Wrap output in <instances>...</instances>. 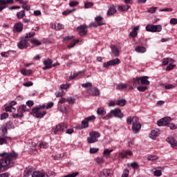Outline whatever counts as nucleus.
Returning <instances> with one entry per match:
<instances>
[{
  "instance_id": "obj_31",
  "label": "nucleus",
  "mask_w": 177,
  "mask_h": 177,
  "mask_svg": "<svg viewBox=\"0 0 177 177\" xmlns=\"http://www.w3.org/2000/svg\"><path fill=\"white\" fill-rule=\"evenodd\" d=\"M103 176L108 177L111 175V169H104L102 170Z\"/></svg>"
},
{
  "instance_id": "obj_45",
  "label": "nucleus",
  "mask_w": 177,
  "mask_h": 177,
  "mask_svg": "<svg viewBox=\"0 0 177 177\" xmlns=\"http://www.w3.org/2000/svg\"><path fill=\"white\" fill-rule=\"evenodd\" d=\"M39 147H41V149H48V143L45 142H41L39 143Z\"/></svg>"
},
{
  "instance_id": "obj_2",
  "label": "nucleus",
  "mask_w": 177,
  "mask_h": 177,
  "mask_svg": "<svg viewBox=\"0 0 177 177\" xmlns=\"http://www.w3.org/2000/svg\"><path fill=\"white\" fill-rule=\"evenodd\" d=\"M127 122L128 125H131L132 124L131 129L133 131V133H138L139 131L142 129V124L139 122V118L134 116H130L127 118Z\"/></svg>"
},
{
  "instance_id": "obj_57",
  "label": "nucleus",
  "mask_w": 177,
  "mask_h": 177,
  "mask_svg": "<svg viewBox=\"0 0 177 177\" xmlns=\"http://www.w3.org/2000/svg\"><path fill=\"white\" fill-rule=\"evenodd\" d=\"M78 1H70L69 3V6H71V8H74V6H77L78 5Z\"/></svg>"
},
{
  "instance_id": "obj_53",
  "label": "nucleus",
  "mask_w": 177,
  "mask_h": 177,
  "mask_svg": "<svg viewBox=\"0 0 177 177\" xmlns=\"http://www.w3.org/2000/svg\"><path fill=\"white\" fill-rule=\"evenodd\" d=\"M130 167L133 168V169H136L139 168V165H138L136 162L130 164Z\"/></svg>"
},
{
  "instance_id": "obj_30",
  "label": "nucleus",
  "mask_w": 177,
  "mask_h": 177,
  "mask_svg": "<svg viewBox=\"0 0 177 177\" xmlns=\"http://www.w3.org/2000/svg\"><path fill=\"white\" fill-rule=\"evenodd\" d=\"M109 62L111 66H117V64H120V63H121V60H120L118 58L113 59Z\"/></svg>"
},
{
  "instance_id": "obj_42",
  "label": "nucleus",
  "mask_w": 177,
  "mask_h": 177,
  "mask_svg": "<svg viewBox=\"0 0 177 177\" xmlns=\"http://www.w3.org/2000/svg\"><path fill=\"white\" fill-rule=\"evenodd\" d=\"M172 62L171 59L169 58H164L162 60V64L163 66H167V64H169Z\"/></svg>"
},
{
  "instance_id": "obj_12",
  "label": "nucleus",
  "mask_w": 177,
  "mask_h": 177,
  "mask_svg": "<svg viewBox=\"0 0 177 177\" xmlns=\"http://www.w3.org/2000/svg\"><path fill=\"white\" fill-rule=\"evenodd\" d=\"M77 30L78 31L80 37H84L88 34V27L85 24L78 26L77 28Z\"/></svg>"
},
{
  "instance_id": "obj_41",
  "label": "nucleus",
  "mask_w": 177,
  "mask_h": 177,
  "mask_svg": "<svg viewBox=\"0 0 177 177\" xmlns=\"http://www.w3.org/2000/svg\"><path fill=\"white\" fill-rule=\"evenodd\" d=\"M137 89L139 92H145L147 91V86H138Z\"/></svg>"
},
{
  "instance_id": "obj_35",
  "label": "nucleus",
  "mask_w": 177,
  "mask_h": 177,
  "mask_svg": "<svg viewBox=\"0 0 177 177\" xmlns=\"http://www.w3.org/2000/svg\"><path fill=\"white\" fill-rule=\"evenodd\" d=\"M117 106H120L121 107H124L125 104H127V100H118L116 101Z\"/></svg>"
},
{
  "instance_id": "obj_8",
  "label": "nucleus",
  "mask_w": 177,
  "mask_h": 177,
  "mask_svg": "<svg viewBox=\"0 0 177 177\" xmlns=\"http://www.w3.org/2000/svg\"><path fill=\"white\" fill-rule=\"evenodd\" d=\"M89 136L87 138L88 143H96L97 142V138H100V133L97 131H91L89 133Z\"/></svg>"
},
{
  "instance_id": "obj_37",
  "label": "nucleus",
  "mask_w": 177,
  "mask_h": 177,
  "mask_svg": "<svg viewBox=\"0 0 177 177\" xmlns=\"http://www.w3.org/2000/svg\"><path fill=\"white\" fill-rule=\"evenodd\" d=\"M111 153H113V149H105L102 154L104 157H109Z\"/></svg>"
},
{
  "instance_id": "obj_47",
  "label": "nucleus",
  "mask_w": 177,
  "mask_h": 177,
  "mask_svg": "<svg viewBox=\"0 0 177 177\" xmlns=\"http://www.w3.org/2000/svg\"><path fill=\"white\" fill-rule=\"evenodd\" d=\"M92 6H93V3L92 2H86L84 3V8L86 9H89V8H92Z\"/></svg>"
},
{
  "instance_id": "obj_17",
  "label": "nucleus",
  "mask_w": 177,
  "mask_h": 177,
  "mask_svg": "<svg viewBox=\"0 0 177 177\" xmlns=\"http://www.w3.org/2000/svg\"><path fill=\"white\" fill-rule=\"evenodd\" d=\"M138 31H139V26H133V30L129 34V38H136L138 37Z\"/></svg>"
},
{
  "instance_id": "obj_14",
  "label": "nucleus",
  "mask_w": 177,
  "mask_h": 177,
  "mask_svg": "<svg viewBox=\"0 0 177 177\" xmlns=\"http://www.w3.org/2000/svg\"><path fill=\"white\" fill-rule=\"evenodd\" d=\"M13 3V0H0V12L6 9L8 5H12Z\"/></svg>"
},
{
  "instance_id": "obj_33",
  "label": "nucleus",
  "mask_w": 177,
  "mask_h": 177,
  "mask_svg": "<svg viewBox=\"0 0 177 177\" xmlns=\"http://www.w3.org/2000/svg\"><path fill=\"white\" fill-rule=\"evenodd\" d=\"M112 53H113L114 56L117 57L120 55V50H118V48L115 47V46H113L112 48Z\"/></svg>"
},
{
  "instance_id": "obj_61",
  "label": "nucleus",
  "mask_w": 177,
  "mask_h": 177,
  "mask_svg": "<svg viewBox=\"0 0 177 177\" xmlns=\"http://www.w3.org/2000/svg\"><path fill=\"white\" fill-rule=\"evenodd\" d=\"M23 115H24L23 114L18 113L13 114L12 117L13 118H21V117H23Z\"/></svg>"
},
{
  "instance_id": "obj_11",
  "label": "nucleus",
  "mask_w": 177,
  "mask_h": 177,
  "mask_svg": "<svg viewBox=\"0 0 177 177\" xmlns=\"http://www.w3.org/2000/svg\"><path fill=\"white\" fill-rule=\"evenodd\" d=\"M95 22H93L90 24V27H99L100 26H104L106 24L103 23V17L102 16H97L95 18Z\"/></svg>"
},
{
  "instance_id": "obj_28",
  "label": "nucleus",
  "mask_w": 177,
  "mask_h": 177,
  "mask_svg": "<svg viewBox=\"0 0 177 177\" xmlns=\"http://www.w3.org/2000/svg\"><path fill=\"white\" fill-rule=\"evenodd\" d=\"M20 73L23 74V75H31L32 74V71L31 69L26 70L22 68L20 70Z\"/></svg>"
},
{
  "instance_id": "obj_36",
  "label": "nucleus",
  "mask_w": 177,
  "mask_h": 177,
  "mask_svg": "<svg viewBox=\"0 0 177 177\" xmlns=\"http://www.w3.org/2000/svg\"><path fill=\"white\" fill-rule=\"evenodd\" d=\"M30 41L31 42V44H32V45H36V46H39L40 45H42V43L37 39H32L30 40Z\"/></svg>"
},
{
  "instance_id": "obj_10",
  "label": "nucleus",
  "mask_w": 177,
  "mask_h": 177,
  "mask_svg": "<svg viewBox=\"0 0 177 177\" xmlns=\"http://www.w3.org/2000/svg\"><path fill=\"white\" fill-rule=\"evenodd\" d=\"M17 46L19 49H27L28 46H30V43L28 42V39H26L25 37H22L19 42L17 43Z\"/></svg>"
},
{
  "instance_id": "obj_15",
  "label": "nucleus",
  "mask_w": 177,
  "mask_h": 177,
  "mask_svg": "<svg viewBox=\"0 0 177 177\" xmlns=\"http://www.w3.org/2000/svg\"><path fill=\"white\" fill-rule=\"evenodd\" d=\"M53 61L50 59H46L43 62L44 66L42 68V70H49V68H52V64Z\"/></svg>"
},
{
  "instance_id": "obj_4",
  "label": "nucleus",
  "mask_w": 177,
  "mask_h": 177,
  "mask_svg": "<svg viewBox=\"0 0 177 177\" xmlns=\"http://www.w3.org/2000/svg\"><path fill=\"white\" fill-rule=\"evenodd\" d=\"M45 104L39 105L32 109L31 114L33 115V117L35 118H44L46 115V111L44 110Z\"/></svg>"
},
{
  "instance_id": "obj_43",
  "label": "nucleus",
  "mask_w": 177,
  "mask_h": 177,
  "mask_svg": "<svg viewBox=\"0 0 177 177\" xmlns=\"http://www.w3.org/2000/svg\"><path fill=\"white\" fill-rule=\"evenodd\" d=\"M6 111L12 113V111H16V109L12 106H8L6 107Z\"/></svg>"
},
{
  "instance_id": "obj_40",
  "label": "nucleus",
  "mask_w": 177,
  "mask_h": 177,
  "mask_svg": "<svg viewBox=\"0 0 177 177\" xmlns=\"http://www.w3.org/2000/svg\"><path fill=\"white\" fill-rule=\"evenodd\" d=\"M80 42L79 39H74L72 43H71L68 46V48H74V46H75V45H77V44H78Z\"/></svg>"
},
{
  "instance_id": "obj_21",
  "label": "nucleus",
  "mask_w": 177,
  "mask_h": 177,
  "mask_svg": "<svg viewBox=\"0 0 177 177\" xmlns=\"http://www.w3.org/2000/svg\"><path fill=\"white\" fill-rule=\"evenodd\" d=\"M15 30L17 31V32H21V31H23V24L21 23H17L14 26Z\"/></svg>"
},
{
  "instance_id": "obj_38",
  "label": "nucleus",
  "mask_w": 177,
  "mask_h": 177,
  "mask_svg": "<svg viewBox=\"0 0 177 177\" xmlns=\"http://www.w3.org/2000/svg\"><path fill=\"white\" fill-rule=\"evenodd\" d=\"M6 127L7 129H13L15 128V124H13V122L9 121L6 124Z\"/></svg>"
},
{
  "instance_id": "obj_55",
  "label": "nucleus",
  "mask_w": 177,
  "mask_h": 177,
  "mask_svg": "<svg viewBox=\"0 0 177 177\" xmlns=\"http://www.w3.org/2000/svg\"><path fill=\"white\" fill-rule=\"evenodd\" d=\"M9 117V113H3L1 115L0 120H5L6 118H8Z\"/></svg>"
},
{
  "instance_id": "obj_19",
  "label": "nucleus",
  "mask_w": 177,
  "mask_h": 177,
  "mask_svg": "<svg viewBox=\"0 0 177 177\" xmlns=\"http://www.w3.org/2000/svg\"><path fill=\"white\" fill-rule=\"evenodd\" d=\"M48 176V174L39 171H35L32 172V177H46Z\"/></svg>"
},
{
  "instance_id": "obj_63",
  "label": "nucleus",
  "mask_w": 177,
  "mask_h": 177,
  "mask_svg": "<svg viewBox=\"0 0 177 177\" xmlns=\"http://www.w3.org/2000/svg\"><path fill=\"white\" fill-rule=\"evenodd\" d=\"M149 13H156V7H152L147 10Z\"/></svg>"
},
{
  "instance_id": "obj_16",
  "label": "nucleus",
  "mask_w": 177,
  "mask_h": 177,
  "mask_svg": "<svg viewBox=\"0 0 177 177\" xmlns=\"http://www.w3.org/2000/svg\"><path fill=\"white\" fill-rule=\"evenodd\" d=\"M115 13H117V9L115 8V6L112 5L108 7V10L106 12V16L110 17L113 16Z\"/></svg>"
},
{
  "instance_id": "obj_64",
  "label": "nucleus",
  "mask_w": 177,
  "mask_h": 177,
  "mask_svg": "<svg viewBox=\"0 0 177 177\" xmlns=\"http://www.w3.org/2000/svg\"><path fill=\"white\" fill-rule=\"evenodd\" d=\"M170 24H177V19L176 18H172L170 19Z\"/></svg>"
},
{
  "instance_id": "obj_5",
  "label": "nucleus",
  "mask_w": 177,
  "mask_h": 177,
  "mask_svg": "<svg viewBox=\"0 0 177 177\" xmlns=\"http://www.w3.org/2000/svg\"><path fill=\"white\" fill-rule=\"evenodd\" d=\"M112 117H115V118H122V117H124V113H122L121 109H115L111 110L110 113L102 118V120H110Z\"/></svg>"
},
{
  "instance_id": "obj_29",
  "label": "nucleus",
  "mask_w": 177,
  "mask_h": 177,
  "mask_svg": "<svg viewBox=\"0 0 177 177\" xmlns=\"http://www.w3.org/2000/svg\"><path fill=\"white\" fill-rule=\"evenodd\" d=\"M97 114L98 115H102V117H103V115H106V109L103 107L98 108L97 110Z\"/></svg>"
},
{
  "instance_id": "obj_52",
  "label": "nucleus",
  "mask_w": 177,
  "mask_h": 177,
  "mask_svg": "<svg viewBox=\"0 0 177 177\" xmlns=\"http://www.w3.org/2000/svg\"><path fill=\"white\" fill-rule=\"evenodd\" d=\"M82 88H91L92 87V83L87 82L82 84Z\"/></svg>"
},
{
  "instance_id": "obj_9",
  "label": "nucleus",
  "mask_w": 177,
  "mask_h": 177,
  "mask_svg": "<svg viewBox=\"0 0 177 177\" xmlns=\"http://www.w3.org/2000/svg\"><path fill=\"white\" fill-rule=\"evenodd\" d=\"M67 129V126L64 123L58 124L56 126L53 133L54 135H60L62 132H64Z\"/></svg>"
},
{
  "instance_id": "obj_3",
  "label": "nucleus",
  "mask_w": 177,
  "mask_h": 177,
  "mask_svg": "<svg viewBox=\"0 0 177 177\" xmlns=\"http://www.w3.org/2000/svg\"><path fill=\"white\" fill-rule=\"evenodd\" d=\"M172 121V118L169 116L165 117L159 120L157 122L158 127H168L170 129H177V124L170 123Z\"/></svg>"
},
{
  "instance_id": "obj_13",
  "label": "nucleus",
  "mask_w": 177,
  "mask_h": 177,
  "mask_svg": "<svg viewBox=\"0 0 177 177\" xmlns=\"http://www.w3.org/2000/svg\"><path fill=\"white\" fill-rule=\"evenodd\" d=\"M87 93L91 96H99L100 95V90L96 87H91L87 90Z\"/></svg>"
},
{
  "instance_id": "obj_58",
  "label": "nucleus",
  "mask_w": 177,
  "mask_h": 177,
  "mask_svg": "<svg viewBox=\"0 0 177 177\" xmlns=\"http://www.w3.org/2000/svg\"><path fill=\"white\" fill-rule=\"evenodd\" d=\"M98 151H99V149H97V148H91L90 149L91 154H95V153H97Z\"/></svg>"
},
{
  "instance_id": "obj_51",
  "label": "nucleus",
  "mask_w": 177,
  "mask_h": 177,
  "mask_svg": "<svg viewBox=\"0 0 177 177\" xmlns=\"http://www.w3.org/2000/svg\"><path fill=\"white\" fill-rule=\"evenodd\" d=\"M129 176V170L126 169L124 170L123 174H122V177H127Z\"/></svg>"
},
{
  "instance_id": "obj_27",
  "label": "nucleus",
  "mask_w": 177,
  "mask_h": 177,
  "mask_svg": "<svg viewBox=\"0 0 177 177\" xmlns=\"http://www.w3.org/2000/svg\"><path fill=\"white\" fill-rule=\"evenodd\" d=\"M164 171V167H158L156 168V176H161L162 175V171Z\"/></svg>"
},
{
  "instance_id": "obj_1",
  "label": "nucleus",
  "mask_w": 177,
  "mask_h": 177,
  "mask_svg": "<svg viewBox=\"0 0 177 177\" xmlns=\"http://www.w3.org/2000/svg\"><path fill=\"white\" fill-rule=\"evenodd\" d=\"M0 157H3L2 159H0V172H2V171H6L15 165L19 154L15 151L3 152L0 153Z\"/></svg>"
},
{
  "instance_id": "obj_56",
  "label": "nucleus",
  "mask_w": 177,
  "mask_h": 177,
  "mask_svg": "<svg viewBox=\"0 0 177 177\" xmlns=\"http://www.w3.org/2000/svg\"><path fill=\"white\" fill-rule=\"evenodd\" d=\"M2 145H8V141L4 138L0 137V145L2 146Z\"/></svg>"
},
{
  "instance_id": "obj_34",
  "label": "nucleus",
  "mask_w": 177,
  "mask_h": 177,
  "mask_svg": "<svg viewBox=\"0 0 177 177\" xmlns=\"http://www.w3.org/2000/svg\"><path fill=\"white\" fill-rule=\"evenodd\" d=\"M26 16V12L24 10H21L17 13V17L19 20L23 19Z\"/></svg>"
},
{
  "instance_id": "obj_60",
  "label": "nucleus",
  "mask_w": 177,
  "mask_h": 177,
  "mask_svg": "<svg viewBox=\"0 0 177 177\" xmlns=\"http://www.w3.org/2000/svg\"><path fill=\"white\" fill-rule=\"evenodd\" d=\"M74 38V36H66L63 39L64 42H67V41H70L71 39H73Z\"/></svg>"
},
{
  "instance_id": "obj_54",
  "label": "nucleus",
  "mask_w": 177,
  "mask_h": 177,
  "mask_svg": "<svg viewBox=\"0 0 177 177\" xmlns=\"http://www.w3.org/2000/svg\"><path fill=\"white\" fill-rule=\"evenodd\" d=\"M162 31V26L161 25L156 26V32H161Z\"/></svg>"
},
{
  "instance_id": "obj_59",
  "label": "nucleus",
  "mask_w": 177,
  "mask_h": 177,
  "mask_svg": "<svg viewBox=\"0 0 177 177\" xmlns=\"http://www.w3.org/2000/svg\"><path fill=\"white\" fill-rule=\"evenodd\" d=\"M81 73H85V71H82L79 72L78 73H75L73 75H71L69 77V80H74V78H75V77H78V74Z\"/></svg>"
},
{
  "instance_id": "obj_39",
  "label": "nucleus",
  "mask_w": 177,
  "mask_h": 177,
  "mask_svg": "<svg viewBox=\"0 0 177 177\" xmlns=\"http://www.w3.org/2000/svg\"><path fill=\"white\" fill-rule=\"evenodd\" d=\"M149 138L150 139H152V140H156V130L153 129L151 131V133L149 134Z\"/></svg>"
},
{
  "instance_id": "obj_18",
  "label": "nucleus",
  "mask_w": 177,
  "mask_h": 177,
  "mask_svg": "<svg viewBox=\"0 0 177 177\" xmlns=\"http://www.w3.org/2000/svg\"><path fill=\"white\" fill-rule=\"evenodd\" d=\"M166 142H167V143H169L171 147H177V141L175 140V138H174V137L167 138L166 139Z\"/></svg>"
},
{
  "instance_id": "obj_44",
  "label": "nucleus",
  "mask_w": 177,
  "mask_h": 177,
  "mask_svg": "<svg viewBox=\"0 0 177 177\" xmlns=\"http://www.w3.org/2000/svg\"><path fill=\"white\" fill-rule=\"evenodd\" d=\"M12 53V50H8L7 52H1V56L2 57H8V55H10Z\"/></svg>"
},
{
  "instance_id": "obj_46",
  "label": "nucleus",
  "mask_w": 177,
  "mask_h": 177,
  "mask_svg": "<svg viewBox=\"0 0 177 177\" xmlns=\"http://www.w3.org/2000/svg\"><path fill=\"white\" fill-rule=\"evenodd\" d=\"M66 102L69 104H74V103L75 102V99L70 97H68L66 99Z\"/></svg>"
},
{
  "instance_id": "obj_20",
  "label": "nucleus",
  "mask_w": 177,
  "mask_h": 177,
  "mask_svg": "<svg viewBox=\"0 0 177 177\" xmlns=\"http://www.w3.org/2000/svg\"><path fill=\"white\" fill-rule=\"evenodd\" d=\"M33 172L34 171L32 170V167H29L24 170V176L28 177L30 175L32 176Z\"/></svg>"
},
{
  "instance_id": "obj_24",
  "label": "nucleus",
  "mask_w": 177,
  "mask_h": 177,
  "mask_svg": "<svg viewBox=\"0 0 177 177\" xmlns=\"http://www.w3.org/2000/svg\"><path fill=\"white\" fill-rule=\"evenodd\" d=\"M26 111H28V109H27V106L24 104L19 106L17 109V112L21 114H23V113H26Z\"/></svg>"
},
{
  "instance_id": "obj_22",
  "label": "nucleus",
  "mask_w": 177,
  "mask_h": 177,
  "mask_svg": "<svg viewBox=\"0 0 177 177\" xmlns=\"http://www.w3.org/2000/svg\"><path fill=\"white\" fill-rule=\"evenodd\" d=\"M129 8H131V6L129 5H122L118 6V10H119V12H127Z\"/></svg>"
},
{
  "instance_id": "obj_25",
  "label": "nucleus",
  "mask_w": 177,
  "mask_h": 177,
  "mask_svg": "<svg viewBox=\"0 0 177 177\" xmlns=\"http://www.w3.org/2000/svg\"><path fill=\"white\" fill-rule=\"evenodd\" d=\"M135 50L138 53H145V52H146V48L142 46H138L135 48Z\"/></svg>"
},
{
  "instance_id": "obj_49",
  "label": "nucleus",
  "mask_w": 177,
  "mask_h": 177,
  "mask_svg": "<svg viewBox=\"0 0 177 177\" xmlns=\"http://www.w3.org/2000/svg\"><path fill=\"white\" fill-rule=\"evenodd\" d=\"M176 66L172 64H169V66H167L166 70L167 71H171V70H174V68H175Z\"/></svg>"
},
{
  "instance_id": "obj_50",
  "label": "nucleus",
  "mask_w": 177,
  "mask_h": 177,
  "mask_svg": "<svg viewBox=\"0 0 177 177\" xmlns=\"http://www.w3.org/2000/svg\"><path fill=\"white\" fill-rule=\"evenodd\" d=\"M35 35V32H30L29 33H27L26 35L25 36V39H27V38H31Z\"/></svg>"
},
{
  "instance_id": "obj_62",
  "label": "nucleus",
  "mask_w": 177,
  "mask_h": 177,
  "mask_svg": "<svg viewBox=\"0 0 177 177\" xmlns=\"http://www.w3.org/2000/svg\"><path fill=\"white\" fill-rule=\"evenodd\" d=\"M73 12V10H66L62 12L64 16H67V15H70Z\"/></svg>"
},
{
  "instance_id": "obj_7",
  "label": "nucleus",
  "mask_w": 177,
  "mask_h": 177,
  "mask_svg": "<svg viewBox=\"0 0 177 177\" xmlns=\"http://www.w3.org/2000/svg\"><path fill=\"white\" fill-rule=\"evenodd\" d=\"M133 86H138V85H150V82L147 80V77H139L133 79Z\"/></svg>"
},
{
  "instance_id": "obj_32",
  "label": "nucleus",
  "mask_w": 177,
  "mask_h": 177,
  "mask_svg": "<svg viewBox=\"0 0 177 177\" xmlns=\"http://www.w3.org/2000/svg\"><path fill=\"white\" fill-rule=\"evenodd\" d=\"M127 88H128V85L126 84L120 83L117 85V89L118 91H124V89H127Z\"/></svg>"
},
{
  "instance_id": "obj_23",
  "label": "nucleus",
  "mask_w": 177,
  "mask_h": 177,
  "mask_svg": "<svg viewBox=\"0 0 177 177\" xmlns=\"http://www.w3.org/2000/svg\"><path fill=\"white\" fill-rule=\"evenodd\" d=\"M146 30L148 31L149 32H156V26L155 25H147L146 26Z\"/></svg>"
},
{
  "instance_id": "obj_6",
  "label": "nucleus",
  "mask_w": 177,
  "mask_h": 177,
  "mask_svg": "<svg viewBox=\"0 0 177 177\" xmlns=\"http://www.w3.org/2000/svg\"><path fill=\"white\" fill-rule=\"evenodd\" d=\"M96 120V117L95 115H91L86 118L84 120L82 121V124H79L76 127V129H85V128L89 127V121H93Z\"/></svg>"
},
{
  "instance_id": "obj_48",
  "label": "nucleus",
  "mask_w": 177,
  "mask_h": 177,
  "mask_svg": "<svg viewBox=\"0 0 177 177\" xmlns=\"http://www.w3.org/2000/svg\"><path fill=\"white\" fill-rule=\"evenodd\" d=\"M55 30H63L64 28V26L62 24H57V25H55Z\"/></svg>"
},
{
  "instance_id": "obj_26",
  "label": "nucleus",
  "mask_w": 177,
  "mask_h": 177,
  "mask_svg": "<svg viewBox=\"0 0 177 177\" xmlns=\"http://www.w3.org/2000/svg\"><path fill=\"white\" fill-rule=\"evenodd\" d=\"M133 153L131 152V151H126L124 153H120L119 154V156L120 158H127V156H132Z\"/></svg>"
}]
</instances>
